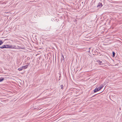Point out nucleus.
<instances>
[{"instance_id":"1a4fd4ad","label":"nucleus","mask_w":122,"mask_h":122,"mask_svg":"<svg viewBox=\"0 0 122 122\" xmlns=\"http://www.w3.org/2000/svg\"><path fill=\"white\" fill-rule=\"evenodd\" d=\"M3 43L2 41L0 40V45L2 44Z\"/></svg>"},{"instance_id":"9b49d317","label":"nucleus","mask_w":122,"mask_h":122,"mask_svg":"<svg viewBox=\"0 0 122 122\" xmlns=\"http://www.w3.org/2000/svg\"><path fill=\"white\" fill-rule=\"evenodd\" d=\"M63 58H64V57H63Z\"/></svg>"},{"instance_id":"7ed1b4c3","label":"nucleus","mask_w":122,"mask_h":122,"mask_svg":"<svg viewBox=\"0 0 122 122\" xmlns=\"http://www.w3.org/2000/svg\"><path fill=\"white\" fill-rule=\"evenodd\" d=\"M5 48H14L15 46L12 45H10L7 44L5 45Z\"/></svg>"},{"instance_id":"423d86ee","label":"nucleus","mask_w":122,"mask_h":122,"mask_svg":"<svg viewBox=\"0 0 122 122\" xmlns=\"http://www.w3.org/2000/svg\"><path fill=\"white\" fill-rule=\"evenodd\" d=\"M5 45H2V46H0V48L1 49H3L4 48H5Z\"/></svg>"},{"instance_id":"f8f14e48","label":"nucleus","mask_w":122,"mask_h":122,"mask_svg":"<svg viewBox=\"0 0 122 122\" xmlns=\"http://www.w3.org/2000/svg\"><path fill=\"white\" fill-rule=\"evenodd\" d=\"M40 51H39V52H40Z\"/></svg>"},{"instance_id":"f257e3e1","label":"nucleus","mask_w":122,"mask_h":122,"mask_svg":"<svg viewBox=\"0 0 122 122\" xmlns=\"http://www.w3.org/2000/svg\"><path fill=\"white\" fill-rule=\"evenodd\" d=\"M29 64H27L25 65L22 66L21 67L18 68V70L20 71L27 68L29 65Z\"/></svg>"},{"instance_id":"6e6552de","label":"nucleus","mask_w":122,"mask_h":122,"mask_svg":"<svg viewBox=\"0 0 122 122\" xmlns=\"http://www.w3.org/2000/svg\"><path fill=\"white\" fill-rule=\"evenodd\" d=\"M112 54H113V57H114L115 56V53L114 52H112Z\"/></svg>"},{"instance_id":"9d476101","label":"nucleus","mask_w":122,"mask_h":122,"mask_svg":"<svg viewBox=\"0 0 122 122\" xmlns=\"http://www.w3.org/2000/svg\"><path fill=\"white\" fill-rule=\"evenodd\" d=\"M61 89H63V85H61Z\"/></svg>"},{"instance_id":"39448f33","label":"nucleus","mask_w":122,"mask_h":122,"mask_svg":"<svg viewBox=\"0 0 122 122\" xmlns=\"http://www.w3.org/2000/svg\"><path fill=\"white\" fill-rule=\"evenodd\" d=\"M97 61L100 65H102L103 64V63H102V61H100L99 60H97Z\"/></svg>"},{"instance_id":"0eeeda50","label":"nucleus","mask_w":122,"mask_h":122,"mask_svg":"<svg viewBox=\"0 0 122 122\" xmlns=\"http://www.w3.org/2000/svg\"><path fill=\"white\" fill-rule=\"evenodd\" d=\"M4 79L3 78H2L1 77V78H0V82L2 81Z\"/></svg>"},{"instance_id":"20e7f679","label":"nucleus","mask_w":122,"mask_h":122,"mask_svg":"<svg viewBox=\"0 0 122 122\" xmlns=\"http://www.w3.org/2000/svg\"><path fill=\"white\" fill-rule=\"evenodd\" d=\"M102 6V4L101 3H99L98 4V5L97 6V7L98 8H100Z\"/></svg>"},{"instance_id":"f03ea898","label":"nucleus","mask_w":122,"mask_h":122,"mask_svg":"<svg viewBox=\"0 0 122 122\" xmlns=\"http://www.w3.org/2000/svg\"><path fill=\"white\" fill-rule=\"evenodd\" d=\"M104 86L102 84L99 87H98L97 88H96L94 90V92H96L100 90L101 89H102Z\"/></svg>"}]
</instances>
